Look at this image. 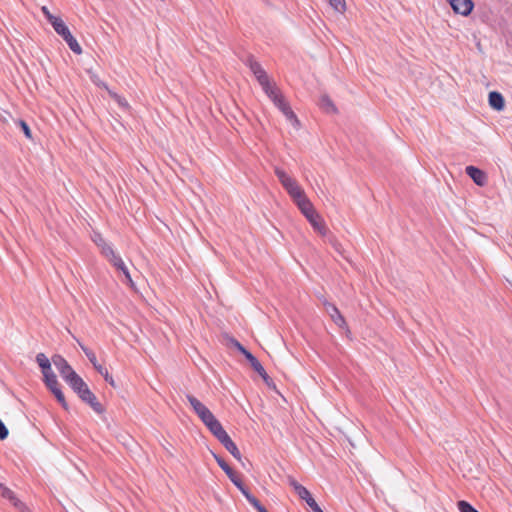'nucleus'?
I'll use <instances>...</instances> for the list:
<instances>
[{"label":"nucleus","instance_id":"obj_1","mask_svg":"<svg viewBox=\"0 0 512 512\" xmlns=\"http://www.w3.org/2000/svg\"><path fill=\"white\" fill-rule=\"evenodd\" d=\"M188 402L192 406L194 412L201 419L204 425L209 429H213L214 425H218L220 422L215 418L213 413L196 397L193 395L186 396Z\"/></svg>","mask_w":512,"mask_h":512},{"label":"nucleus","instance_id":"obj_2","mask_svg":"<svg viewBox=\"0 0 512 512\" xmlns=\"http://www.w3.org/2000/svg\"><path fill=\"white\" fill-rule=\"evenodd\" d=\"M275 174L293 200H296L305 194L304 190L299 186L297 181L291 178L284 170L276 167Z\"/></svg>","mask_w":512,"mask_h":512},{"label":"nucleus","instance_id":"obj_3","mask_svg":"<svg viewBox=\"0 0 512 512\" xmlns=\"http://www.w3.org/2000/svg\"><path fill=\"white\" fill-rule=\"evenodd\" d=\"M210 432L219 440V442L229 451L233 457L241 460V453L238 450L236 444L232 441L227 432L223 429L221 423L214 425V428Z\"/></svg>","mask_w":512,"mask_h":512},{"label":"nucleus","instance_id":"obj_4","mask_svg":"<svg viewBox=\"0 0 512 512\" xmlns=\"http://www.w3.org/2000/svg\"><path fill=\"white\" fill-rule=\"evenodd\" d=\"M104 255L108 258V260L113 264L114 267H116L118 270H120L127 283L129 284V286L131 288H134V282L131 278V275L129 273V270L127 268V266L125 265V263L123 262L122 258L118 255L115 254L114 250L112 249V247H105L104 248Z\"/></svg>","mask_w":512,"mask_h":512},{"label":"nucleus","instance_id":"obj_5","mask_svg":"<svg viewBox=\"0 0 512 512\" xmlns=\"http://www.w3.org/2000/svg\"><path fill=\"white\" fill-rule=\"evenodd\" d=\"M247 64L264 91L272 86L268 75L257 61L249 58Z\"/></svg>","mask_w":512,"mask_h":512},{"label":"nucleus","instance_id":"obj_6","mask_svg":"<svg viewBox=\"0 0 512 512\" xmlns=\"http://www.w3.org/2000/svg\"><path fill=\"white\" fill-rule=\"evenodd\" d=\"M56 33L59 34L65 42L68 44L69 48L76 54H81L82 49L77 40L71 34L69 28L63 22L62 24H58L55 29Z\"/></svg>","mask_w":512,"mask_h":512},{"label":"nucleus","instance_id":"obj_7","mask_svg":"<svg viewBox=\"0 0 512 512\" xmlns=\"http://www.w3.org/2000/svg\"><path fill=\"white\" fill-rule=\"evenodd\" d=\"M215 460L218 465L222 468V470L226 473L231 482L241 491L245 486L243 485L241 479L238 475L231 469V467L218 455L213 454Z\"/></svg>","mask_w":512,"mask_h":512},{"label":"nucleus","instance_id":"obj_8","mask_svg":"<svg viewBox=\"0 0 512 512\" xmlns=\"http://www.w3.org/2000/svg\"><path fill=\"white\" fill-rule=\"evenodd\" d=\"M465 172L477 186L483 187L488 182L487 174L475 166H467Z\"/></svg>","mask_w":512,"mask_h":512},{"label":"nucleus","instance_id":"obj_9","mask_svg":"<svg viewBox=\"0 0 512 512\" xmlns=\"http://www.w3.org/2000/svg\"><path fill=\"white\" fill-rule=\"evenodd\" d=\"M452 9L463 16H467L473 9V2L471 0H448Z\"/></svg>","mask_w":512,"mask_h":512},{"label":"nucleus","instance_id":"obj_10","mask_svg":"<svg viewBox=\"0 0 512 512\" xmlns=\"http://www.w3.org/2000/svg\"><path fill=\"white\" fill-rule=\"evenodd\" d=\"M78 396L86 403H88L92 409L97 413L103 412L102 405L97 401L95 395L91 392L89 388L82 391Z\"/></svg>","mask_w":512,"mask_h":512},{"label":"nucleus","instance_id":"obj_11","mask_svg":"<svg viewBox=\"0 0 512 512\" xmlns=\"http://www.w3.org/2000/svg\"><path fill=\"white\" fill-rule=\"evenodd\" d=\"M294 202L306 218L316 213V210L314 209L311 201L306 197L305 194L294 200Z\"/></svg>","mask_w":512,"mask_h":512},{"label":"nucleus","instance_id":"obj_12","mask_svg":"<svg viewBox=\"0 0 512 512\" xmlns=\"http://www.w3.org/2000/svg\"><path fill=\"white\" fill-rule=\"evenodd\" d=\"M289 485L294 489V491L297 493V495L304 500L307 504L308 501L311 502V499H314L310 492L301 484H299L294 478H289L288 480Z\"/></svg>","mask_w":512,"mask_h":512},{"label":"nucleus","instance_id":"obj_13","mask_svg":"<svg viewBox=\"0 0 512 512\" xmlns=\"http://www.w3.org/2000/svg\"><path fill=\"white\" fill-rule=\"evenodd\" d=\"M307 220L313 226V228L322 236H325L328 232L327 227L325 226L321 216L316 212L312 216H309Z\"/></svg>","mask_w":512,"mask_h":512},{"label":"nucleus","instance_id":"obj_14","mask_svg":"<svg viewBox=\"0 0 512 512\" xmlns=\"http://www.w3.org/2000/svg\"><path fill=\"white\" fill-rule=\"evenodd\" d=\"M326 312L330 315L332 320L337 324L338 326L342 327L345 325V319L337 309V307L331 303L326 302L325 304Z\"/></svg>","mask_w":512,"mask_h":512},{"label":"nucleus","instance_id":"obj_15","mask_svg":"<svg viewBox=\"0 0 512 512\" xmlns=\"http://www.w3.org/2000/svg\"><path fill=\"white\" fill-rule=\"evenodd\" d=\"M245 358L249 361L252 368L263 378V380L266 383H268L269 376L266 373L264 367L258 361V359L252 353H249L248 355H246Z\"/></svg>","mask_w":512,"mask_h":512},{"label":"nucleus","instance_id":"obj_16","mask_svg":"<svg viewBox=\"0 0 512 512\" xmlns=\"http://www.w3.org/2000/svg\"><path fill=\"white\" fill-rule=\"evenodd\" d=\"M489 105L497 111H502L505 107V101L501 93L492 91L488 97Z\"/></svg>","mask_w":512,"mask_h":512},{"label":"nucleus","instance_id":"obj_17","mask_svg":"<svg viewBox=\"0 0 512 512\" xmlns=\"http://www.w3.org/2000/svg\"><path fill=\"white\" fill-rule=\"evenodd\" d=\"M47 388L53 393L57 401L61 404L64 409L68 408L67 402L65 400L64 394L60 389V385L58 380L55 381V384L47 385Z\"/></svg>","mask_w":512,"mask_h":512},{"label":"nucleus","instance_id":"obj_18","mask_svg":"<svg viewBox=\"0 0 512 512\" xmlns=\"http://www.w3.org/2000/svg\"><path fill=\"white\" fill-rule=\"evenodd\" d=\"M264 92L271 99V101L275 104L277 108L281 106L283 102H285L284 97L281 95L279 90L273 85L266 89Z\"/></svg>","mask_w":512,"mask_h":512},{"label":"nucleus","instance_id":"obj_19","mask_svg":"<svg viewBox=\"0 0 512 512\" xmlns=\"http://www.w3.org/2000/svg\"><path fill=\"white\" fill-rule=\"evenodd\" d=\"M278 109L285 115V117L295 126L299 124V121L290 108L289 104L285 101L278 107Z\"/></svg>","mask_w":512,"mask_h":512},{"label":"nucleus","instance_id":"obj_20","mask_svg":"<svg viewBox=\"0 0 512 512\" xmlns=\"http://www.w3.org/2000/svg\"><path fill=\"white\" fill-rule=\"evenodd\" d=\"M241 493L258 512H265V507L262 506L259 500L253 496L245 487L241 490Z\"/></svg>","mask_w":512,"mask_h":512},{"label":"nucleus","instance_id":"obj_21","mask_svg":"<svg viewBox=\"0 0 512 512\" xmlns=\"http://www.w3.org/2000/svg\"><path fill=\"white\" fill-rule=\"evenodd\" d=\"M320 108L326 113H336L337 109L327 95H322L319 100Z\"/></svg>","mask_w":512,"mask_h":512},{"label":"nucleus","instance_id":"obj_22","mask_svg":"<svg viewBox=\"0 0 512 512\" xmlns=\"http://www.w3.org/2000/svg\"><path fill=\"white\" fill-rule=\"evenodd\" d=\"M94 82H95L98 86L105 88V89L108 91L109 95H110V96H111V97H112V98H113V99L118 103V105H119L120 107H122V108H128V106H129V105H128V102L126 101V99H125V98H123V97H121L120 95H118L117 93H115V92H113V91L109 90V89H108V87H107L104 83H102V82H96V81H94Z\"/></svg>","mask_w":512,"mask_h":512},{"label":"nucleus","instance_id":"obj_23","mask_svg":"<svg viewBox=\"0 0 512 512\" xmlns=\"http://www.w3.org/2000/svg\"><path fill=\"white\" fill-rule=\"evenodd\" d=\"M0 488H1V495L4 498L9 499L16 508L19 509L20 507H24V504L21 501H19L18 499H16V497L14 496V493L10 489L3 487V486H0Z\"/></svg>","mask_w":512,"mask_h":512},{"label":"nucleus","instance_id":"obj_24","mask_svg":"<svg viewBox=\"0 0 512 512\" xmlns=\"http://www.w3.org/2000/svg\"><path fill=\"white\" fill-rule=\"evenodd\" d=\"M68 385L74 390L75 393H77V395L88 388L87 384L79 375L74 377V380L71 381Z\"/></svg>","mask_w":512,"mask_h":512},{"label":"nucleus","instance_id":"obj_25","mask_svg":"<svg viewBox=\"0 0 512 512\" xmlns=\"http://www.w3.org/2000/svg\"><path fill=\"white\" fill-rule=\"evenodd\" d=\"M59 373L68 384L74 380V377L78 376L70 364L67 365L63 370L59 371Z\"/></svg>","mask_w":512,"mask_h":512},{"label":"nucleus","instance_id":"obj_26","mask_svg":"<svg viewBox=\"0 0 512 512\" xmlns=\"http://www.w3.org/2000/svg\"><path fill=\"white\" fill-rule=\"evenodd\" d=\"M41 371H42L43 380H44V383H45L46 386L50 385V384H55V381L57 380V377L54 374V372L52 371L51 365H49V368L47 370L46 369H41Z\"/></svg>","mask_w":512,"mask_h":512},{"label":"nucleus","instance_id":"obj_27","mask_svg":"<svg viewBox=\"0 0 512 512\" xmlns=\"http://www.w3.org/2000/svg\"><path fill=\"white\" fill-rule=\"evenodd\" d=\"M76 341L78 342L79 346L81 347L82 351L85 353V355L87 356V358L89 359V361L91 362L93 367L95 368L96 366H98L99 363L97 361L95 353L92 350H90L88 347L84 346L79 340L76 339Z\"/></svg>","mask_w":512,"mask_h":512},{"label":"nucleus","instance_id":"obj_28","mask_svg":"<svg viewBox=\"0 0 512 512\" xmlns=\"http://www.w3.org/2000/svg\"><path fill=\"white\" fill-rule=\"evenodd\" d=\"M95 369L97 370L98 373H100L104 379L111 385V386H115V382H114V379L113 377L109 374L108 370L103 367L102 365H98L95 367Z\"/></svg>","mask_w":512,"mask_h":512},{"label":"nucleus","instance_id":"obj_29","mask_svg":"<svg viewBox=\"0 0 512 512\" xmlns=\"http://www.w3.org/2000/svg\"><path fill=\"white\" fill-rule=\"evenodd\" d=\"M52 363L58 371L63 370L69 363L60 355H54L52 357Z\"/></svg>","mask_w":512,"mask_h":512},{"label":"nucleus","instance_id":"obj_30","mask_svg":"<svg viewBox=\"0 0 512 512\" xmlns=\"http://www.w3.org/2000/svg\"><path fill=\"white\" fill-rule=\"evenodd\" d=\"M36 361L41 369L47 370L49 368V365H51V362L43 353L37 354Z\"/></svg>","mask_w":512,"mask_h":512},{"label":"nucleus","instance_id":"obj_31","mask_svg":"<svg viewBox=\"0 0 512 512\" xmlns=\"http://www.w3.org/2000/svg\"><path fill=\"white\" fill-rule=\"evenodd\" d=\"M460 512H479L467 501L461 500L457 503Z\"/></svg>","mask_w":512,"mask_h":512},{"label":"nucleus","instance_id":"obj_32","mask_svg":"<svg viewBox=\"0 0 512 512\" xmlns=\"http://www.w3.org/2000/svg\"><path fill=\"white\" fill-rule=\"evenodd\" d=\"M329 3L337 12L342 13L346 9L345 0H329Z\"/></svg>","mask_w":512,"mask_h":512},{"label":"nucleus","instance_id":"obj_33","mask_svg":"<svg viewBox=\"0 0 512 512\" xmlns=\"http://www.w3.org/2000/svg\"><path fill=\"white\" fill-rule=\"evenodd\" d=\"M93 241L101 249V252L103 255H104V248L111 247L109 244L106 243V241L103 239V237L100 234H95L93 237Z\"/></svg>","mask_w":512,"mask_h":512},{"label":"nucleus","instance_id":"obj_34","mask_svg":"<svg viewBox=\"0 0 512 512\" xmlns=\"http://www.w3.org/2000/svg\"><path fill=\"white\" fill-rule=\"evenodd\" d=\"M48 20V22L52 25V27L54 28V30L57 28V25L58 24H62L63 23V20L59 17H56L54 15H48V18H46Z\"/></svg>","mask_w":512,"mask_h":512},{"label":"nucleus","instance_id":"obj_35","mask_svg":"<svg viewBox=\"0 0 512 512\" xmlns=\"http://www.w3.org/2000/svg\"><path fill=\"white\" fill-rule=\"evenodd\" d=\"M19 125H20L23 133L25 134V136L28 139H31L32 138V133H31V130H30L28 124L25 121L20 120L19 121Z\"/></svg>","mask_w":512,"mask_h":512},{"label":"nucleus","instance_id":"obj_36","mask_svg":"<svg viewBox=\"0 0 512 512\" xmlns=\"http://www.w3.org/2000/svg\"><path fill=\"white\" fill-rule=\"evenodd\" d=\"M233 345L240 351L244 356L248 355L250 352L245 349L237 340H232Z\"/></svg>","mask_w":512,"mask_h":512},{"label":"nucleus","instance_id":"obj_37","mask_svg":"<svg viewBox=\"0 0 512 512\" xmlns=\"http://www.w3.org/2000/svg\"><path fill=\"white\" fill-rule=\"evenodd\" d=\"M308 506L314 511V512H323V510L319 507V505L316 503L314 499H311V502L308 501Z\"/></svg>","mask_w":512,"mask_h":512},{"label":"nucleus","instance_id":"obj_38","mask_svg":"<svg viewBox=\"0 0 512 512\" xmlns=\"http://www.w3.org/2000/svg\"><path fill=\"white\" fill-rule=\"evenodd\" d=\"M43 14L45 15L46 18H48V15H51L50 11L48 10V8L46 6H43L41 8Z\"/></svg>","mask_w":512,"mask_h":512},{"label":"nucleus","instance_id":"obj_39","mask_svg":"<svg viewBox=\"0 0 512 512\" xmlns=\"http://www.w3.org/2000/svg\"><path fill=\"white\" fill-rule=\"evenodd\" d=\"M19 510L21 512H31L25 505H24V507H20Z\"/></svg>","mask_w":512,"mask_h":512},{"label":"nucleus","instance_id":"obj_40","mask_svg":"<svg viewBox=\"0 0 512 512\" xmlns=\"http://www.w3.org/2000/svg\"><path fill=\"white\" fill-rule=\"evenodd\" d=\"M265 512H268L267 510H265Z\"/></svg>","mask_w":512,"mask_h":512}]
</instances>
